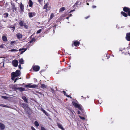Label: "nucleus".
<instances>
[{
	"label": "nucleus",
	"instance_id": "obj_1",
	"mask_svg": "<svg viewBox=\"0 0 130 130\" xmlns=\"http://www.w3.org/2000/svg\"><path fill=\"white\" fill-rule=\"evenodd\" d=\"M21 72L20 70H17L15 72H12L11 74V79L13 80H14L15 77L19 76Z\"/></svg>",
	"mask_w": 130,
	"mask_h": 130
},
{
	"label": "nucleus",
	"instance_id": "obj_2",
	"mask_svg": "<svg viewBox=\"0 0 130 130\" xmlns=\"http://www.w3.org/2000/svg\"><path fill=\"white\" fill-rule=\"evenodd\" d=\"M38 86V85H32V84L30 83L25 85V87L26 88H34L36 87H37Z\"/></svg>",
	"mask_w": 130,
	"mask_h": 130
},
{
	"label": "nucleus",
	"instance_id": "obj_3",
	"mask_svg": "<svg viewBox=\"0 0 130 130\" xmlns=\"http://www.w3.org/2000/svg\"><path fill=\"white\" fill-rule=\"evenodd\" d=\"M73 105L76 108H78L80 110H82V106L81 105L76 103L74 101L72 102Z\"/></svg>",
	"mask_w": 130,
	"mask_h": 130
},
{
	"label": "nucleus",
	"instance_id": "obj_4",
	"mask_svg": "<svg viewBox=\"0 0 130 130\" xmlns=\"http://www.w3.org/2000/svg\"><path fill=\"white\" fill-rule=\"evenodd\" d=\"M12 63L14 66L17 67L18 65V61L16 60H14L12 61Z\"/></svg>",
	"mask_w": 130,
	"mask_h": 130
},
{
	"label": "nucleus",
	"instance_id": "obj_5",
	"mask_svg": "<svg viewBox=\"0 0 130 130\" xmlns=\"http://www.w3.org/2000/svg\"><path fill=\"white\" fill-rule=\"evenodd\" d=\"M22 106L24 109L25 110L28 109H29L27 105L25 103H23L21 104Z\"/></svg>",
	"mask_w": 130,
	"mask_h": 130
},
{
	"label": "nucleus",
	"instance_id": "obj_6",
	"mask_svg": "<svg viewBox=\"0 0 130 130\" xmlns=\"http://www.w3.org/2000/svg\"><path fill=\"white\" fill-rule=\"evenodd\" d=\"M40 67L38 66H35L33 67V70L36 71H38L40 69Z\"/></svg>",
	"mask_w": 130,
	"mask_h": 130
},
{
	"label": "nucleus",
	"instance_id": "obj_7",
	"mask_svg": "<svg viewBox=\"0 0 130 130\" xmlns=\"http://www.w3.org/2000/svg\"><path fill=\"white\" fill-rule=\"evenodd\" d=\"M74 44L75 46H77L79 45V42L77 41H74L73 42V43L72 45V46L73 47V45Z\"/></svg>",
	"mask_w": 130,
	"mask_h": 130
},
{
	"label": "nucleus",
	"instance_id": "obj_8",
	"mask_svg": "<svg viewBox=\"0 0 130 130\" xmlns=\"http://www.w3.org/2000/svg\"><path fill=\"white\" fill-rule=\"evenodd\" d=\"M126 38L127 41H130V32L127 33Z\"/></svg>",
	"mask_w": 130,
	"mask_h": 130
},
{
	"label": "nucleus",
	"instance_id": "obj_9",
	"mask_svg": "<svg viewBox=\"0 0 130 130\" xmlns=\"http://www.w3.org/2000/svg\"><path fill=\"white\" fill-rule=\"evenodd\" d=\"M12 5L11 8L12 9L13 11V12L15 11H16L17 9L15 8V6L13 4H11Z\"/></svg>",
	"mask_w": 130,
	"mask_h": 130
},
{
	"label": "nucleus",
	"instance_id": "obj_10",
	"mask_svg": "<svg viewBox=\"0 0 130 130\" xmlns=\"http://www.w3.org/2000/svg\"><path fill=\"white\" fill-rule=\"evenodd\" d=\"M0 127L1 130H3L5 127V126L3 124L0 123Z\"/></svg>",
	"mask_w": 130,
	"mask_h": 130
},
{
	"label": "nucleus",
	"instance_id": "obj_11",
	"mask_svg": "<svg viewBox=\"0 0 130 130\" xmlns=\"http://www.w3.org/2000/svg\"><path fill=\"white\" fill-rule=\"evenodd\" d=\"M28 15L29 17L31 18L35 16V13L34 12H29Z\"/></svg>",
	"mask_w": 130,
	"mask_h": 130
},
{
	"label": "nucleus",
	"instance_id": "obj_12",
	"mask_svg": "<svg viewBox=\"0 0 130 130\" xmlns=\"http://www.w3.org/2000/svg\"><path fill=\"white\" fill-rule=\"evenodd\" d=\"M20 8L21 9V10L23 11L24 9V5L22 4V3H21V4L20 5Z\"/></svg>",
	"mask_w": 130,
	"mask_h": 130
},
{
	"label": "nucleus",
	"instance_id": "obj_13",
	"mask_svg": "<svg viewBox=\"0 0 130 130\" xmlns=\"http://www.w3.org/2000/svg\"><path fill=\"white\" fill-rule=\"evenodd\" d=\"M27 50L26 49L24 48H20L19 49V51H22L21 52V54H22L25 51H26Z\"/></svg>",
	"mask_w": 130,
	"mask_h": 130
},
{
	"label": "nucleus",
	"instance_id": "obj_14",
	"mask_svg": "<svg viewBox=\"0 0 130 130\" xmlns=\"http://www.w3.org/2000/svg\"><path fill=\"white\" fill-rule=\"evenodd\" d=\"M16 36L17 38L19 39L21 38L22 37V35L19 33H18L16 34Z\"/></svg>",
	"mask_w": 130,
	"mask_h": 130
},
{
	"label": "nucleus",
	"instance_id": "obj_15",
	"mask_svg": "<svg viewBox=\"0 0 130 130\" xmlns=\"http://www.w3.org/2000/svg\"><path fill=\"white\" fill-rule=\"evenodd\" d=\"M123 10L125 12H128L130 10V8L125 7H124L123 9Z\"/></svg>",
	"mask_w": 130,
	"mask_h": 130
},
{
	"label": "nucleus",
	"instance_id": "obj_16",
	"mask_svg": "<svg viewBox=\"0 0 130 130\" xmlns=\"http://www.w3.org/2000/svg\"><path fill=\"white\" fill-rule=\"evenodd\" d=\"M17 90H18L19 91L22 92L25 90V89L22 87H18L16 89Z\"/></svg>",
	"mask_w": 130,
	"mask_h": 130
},
{
	"label": "nucleus",
	"instance_id": "obj_17",
	"mask_svg": "<svg viewBox=\"0 0 130 130\" xmlns=\"http://www.w3.org/2000/svg\"><path fill=\"white\" fill-rule=\"evenodd\" d=\"M19 61L20 64H23L24 62V61L22 58H21L20 59Z\"/></svg>",
	"mask_w": 130,
	"mask_h": 130
},
{
	"label": "nucleus",
	"instance_id": "obj_18",
	"mask_svg": "<svg viewBox=\"0 0 130 130\" xmlns=\"http://www.w3.org/2000/svg\"><path fill=\"white\" fill-rule=\"evenodd\" d=\"M28 4L29 6L30 7H31L33 3L31 0H29V1Z\"/></svg>",
	"mask_w": 130,
	"mask_h": 130
},
{
	"label": "nucleus",
	"instance_id": "obj_19",
	"mask_svg": "<svg viewBox=\"0 0 130 130\" xmlns=\"http://www.w3.org/2000/svg\"><path fill=\"white\" fill-rule=\"evenodd\" d=\"M19 25L21 26H23L24 25V24H25L24 23V22L22 21H20L19 23Z\"/></svg>",
	"mask_w": 130,
	"mask_h": 130
},
{
	"label": "nucleus",
	"instance_id": "obj_20",
	"mask_svg": "<svg viewBox=\"0 0 130 130\" xmlns=\"http://www.w3.org/2000/svg\"><path fill=\"white\" fill-rule=\"evenodd\" d=\"M47 86V85H45L44 84H41V87L42 88L44 89L46 88Z\"/></svg>",
	"mask_w": 130,
	"mask_h": 130
},
{
	"label": "nucleus",
	"instance_id": "obj_21",
	"mask_svg": "<svg viewBox=\"0 0 130 130\" xmlns=\"http://www.w3.org/2000/svg\"><path fill=\"white\" fill-rule=\"evenodd\" d=\"M57 124L59 128H61V129L62 130H63L64 129L63 128L62 126L61 125V124L59 123H58Z\"/></svg>",
	"mask_w": 130,
	"mask_h": 130
},
{
	"label": "nucleus",
	"instance_id": "obj_22",
	"mask_svg": "<svg viewBox=\"0 0 130 130\" xmlns=\"http://www.w3.org/2000/svg\"><path fill=\"white\" fill-rule=\"evenodd\" d=\"M121 13L122 15L123 16L125 17H126L127 16V14L125 12L122 11L121 12Z\"/></svg>",
	"mask_w": 130,
	"mask_h": 130
},
{
	"label": "nucleus",
	"instance_id": "obj_23",
	"mask_svg": "<svg viewBox=\"0 0 130 130\" xmlns=\"http://www.w3.org/2000/svg\"><path fill=\"white\" fill-rule=\"evenodd\" d=\"M22 98L25 102H27V100L26 97L23 96L22 97Z\"/></svg>",
	"mask_w": 130,
	"mask_h": 130
},
{
	"label": "nucleus",
	"instance_id": "obj_24",
	"mask_svg": "<svg viewBox=\"0 0 130 130\" xmlns=\"http://www.w3.org/2000/svg\"><path fill=\"white\" fill-rule=\"evenodd\" d=\"M2 39L3 41H7V38L5 36H3L2 37Z\"/></svg>",
	"mask_w": 130,
	"mask_h": 130
},
{
	"label": "nucleus",
	"instance_id": "obj_25",
	"mask_svg": "<svg viewBox=\"0 0 130 130\" xmlns=\"http://www.w3.org/2000/svg\"><path fill=\"white\" fill-rule=\"evenodd\" d=\"M9 51L15 52L18 51V50L16 49H11L9 50Z\"/></svg>",
	"mask_w": 130,
	"mask_h": 130
},
{
	"label": "nucleus",
	"instance_id": "obj_26",
	"mask_svg": "<svg viewBox=\"0 0 130 130\" xmlns=\"http://www.w3.org/2000/svg\"><path fill=\"white\" fill-rule=\"evenodd\" d=\"M65 10V8L64 7H63L61 8H60L59 9V11L60 12H62L63 11Z\"/></svg>",
	"mask_w": 130,
	"mask_h": 130
},
{
	"label": "nucleus",
	"instance_id": "obj_27",
	"mask_svg": "<svg viewBox=\"0 0 130 130\" xmlns=\"http://www.w3.org/2000/svg\"><path fill=\"white\" fill-rule=\"evenodd\" d=\"M34 124L37 127L39 125V124L38 123V122L37 121H35V122Z\"/></svg>",
	"mask_w": 130,
	"mask_h": 130
},
{
	"label": "nucleus",
	"instance_id": "obj_28",
	"mask_svg": "<svg viewBox=\"0 0 130 130\" xmlns=\"http://www.w3.org/2000/svg\"><path fill=\"white\" fill-rule=\"evenodd\" d=\"M36 41V39H35L33 38H32L30 41L29 43H31L33 42H35Z\"/></svg>",
	"mask_w": 130,
	"mask_h": 130
},
{
	"label": "nucleus",
	"instance_id": "obj_29",
	"mask_svg": "<svg viewBox=\"0 0 130 130\" xmlns=\"http://www.w3.org/2000/svg\"><path fill=\"white\" fill-rule=\"evenodd\" d=\"M47 4H46L44 6V9H46L47 8V7H48L47 6Z\"/></svg>",
	"mask_w": 130,
	"mask_h": 130
},
{
	"label": "nucleus",
	"instance_id": "obj_30",
	"mask_svg": "<svg viewBox=\"0 0 130 130\" xmlns=\"http://www.w3.org/2000/svg\"><path fill=\"white\" fill-rule=\"evenodd\" d=\"M4 15L5 17L6 18L8 17V14L7 13H5L4 14Z\"/></svg>",
	"mask_w": 130,
	"mask_h": 130
},
{
	"label": "nucleus",
	"instance_id": "obj_31",
	"mask_svg": "<svg viewBox=\"0 0 130 130\" xmlns=\"http://www.w3.org/2000/svg\"><path fill=\"white\" fill-rule=\"evenodd\" d=\"M0 106H3V107H8V106H7V105H5L4 104H2L0 105Z\"/></svg>",
	"mask_w": 130,
	"mask_h": 130
},
{
	"label": "nucleus",
	"instance_id": "obj_32",
	"mask_svg": "<svg viewBox=\"0 0 130 130\" xmlns=\"http://www.w3.org/2000/svg\"><path fill=\"white\" fill-rule=\"evenodd\" d=\"M41 31H42L41 29H40L37 31V34L40 33L41 32Z\"/></svg>",
	"mask_w": 130,
	"mask_h": 130
},
{
	"label": "nucleus",
	"instance_id": "obj_33",
	"mask_svg": "<svg viewBox=\"0 0 130 130\" xmlns=\"http://www.w3.org/2000/svg\"><path fill=\"white\" fill-rule=\"evenodd\" d=\"M24 26V27L26 29H27L28 28V27L27 25H26L25 24H24V25L23 26Z\"/></svg>",
	"mask_w": 130,
	"mask_h": 130
},
{
	"label": "nucleus",
	"instance_id": "obj_34",
	"mask_svg": "<svg viewBox=\"0 0 130 130\" xmlns=\"http://www.w3.org/2000/svg\"><path fill=\"white\" fill-rule=\"evenodd\" d=\"M63 93H64L65 95H66V96H67L68 97H70L69 96V95H67L66 94V92L65 91H63Z\"/></svg>",
	"mask_w": 130,
	"mask_h": 130
},
{
	"label": "nucleus",
	"instance_id": "obj_35",
	"mask_svg": "<svg viewBox=\"0 0 130 130\" xmlns=\"http://www.w3.org/2000/svg\"><path fill=\"white\" fill-rule=\"evenodd\" d=\"M41 130H47L43 127H41Z\"/></svg>",
	"mask_w": 130,
	"mask_h": 130
},
{
	"label": "nucleus",
	"instance_id": "obj_36",
	"mask_svg": "<svg viewBox=\"0 0 130 130\" xmlns=\"http://www.w3.org/2000/svg\"><path fill=\"white\" fill-rule=\"evenodd\" d=\"M50 7H47V8L46 9V12H47V11L49 10L50 9Z\"/></svg>",
	"mask_w": 130,
	"mask_h": 130
},
{
	"label": "nucleus",
	"instance_id": "obj_37",
	"mask_svg": "<svg viewBox=\"0 0 130 130\" xmlns=\"http://www.w3.org/2000/svg\"><path fill=\"white\" fill-rule=\"evenodd\" d=\"M79 117L82 120H84L85 119V118L84 117H81V116H79Z\"/></svg>",
	"mask_w": 130,
	"mask_h": 130
},
{
	"label": "nucleus",
	"instance_id": "obj_38",
	"mask_svg": "<svg viewBox=\"0 0 130 130\" xmlns=\"http://www.w3.org/2000/svg\"><path fill=\"white\" fill-rule=\"evenodd\" d=\"M41 111L43 112H44V113H45V112H46V111H45V110H44L42 108L41 109Z\"/></svg>",
	"mask_w": 130,
	"mask_h": 130
},
{
	"label": "nucleus",
	"instance_id": "obj_39",
	"mask_svg": "<svg viewBox=\"0 0 130 130\" xmlns=\"http://www.w3.org/2000/svg\"><path fill=\"white\" fill-rule=\"evenodd\" d=\"M41 111L43 112H44V113H45V112H46V111H45V110H44L42 108L41 109Z\"/></svg>",
	"mask_w": 130,
	"mask_h": 130
},
{
	"label": "nucleus",
	"instance_id": "obj_40",
	"mask_svg": "<svg viewBox=\"0 0 130 130\" xmlns=\"http://www.w3.org/2000/svg\"><path fill=\"white\" fill-rule=\"evenodd\" d=\"M31 130H36L35 128L32 126H31Z\"/></svg>",
	"mask_w": 130,
	"mask_h": 130
},
{
	"label": "nucleus",
	"instance_id": "obj_41",
	"mask_svg": "<svg viewBox=\"0 0 130 130\" xmlns=\"http://www.w3.org/2000/svg\"><path fill=\"white\" fill-rule=\"evenodd\" d=\"M15 42V41H12L11 42V43H10V44L11 45H13V44Z\"/></svg>",
	"mask_w": 130,
	"mask_h": 130
},
{
	"label": "nucleus",
	"instance_id": "obj_42",
	"mask_svg": "<svg viewBox=\"0 0 130 130\" xmlns=\"http://www.w3.org/2000/svg\"><path fill=\"white\" fill-rule=\"evenodd\" d=\"M79 2L77 1L76 3L75 4V5H77L79 3Z\"/></svg>",
	"mask_w": 130,
	"mask_h": 130
},
{
	"label": "nucleus",
	"instance_id": "obj_43",
	"mask_svg": "<svg viewBox=\"0 0 130 130\" xmlns=\"http://www.w3.org/2000/svg\"><path fill=\"white\" fill-rule=\"evenodd\" d=\"M4 48L3 46V45H0V48Z\"/></svg>",
	"mask_w": 130,
	"mask_h": 130
},
{
	"label": "nucleus",
	"instance_id": "obj_44",
	"mask_svg": "<svg viewBox=\"0 0 130 130\" xmlns=\"http://www.w3.org/2000/svg\"><path fill=\"white\" fill-rule=\"evenodd\" d=\"M45 114L47 116H48L49 115V114L46 112H45Z\"/></svg>",
	"mask_w": 130,
	"mask_h": 130
},
{
	"label": "nucleus",
	"instance_id": "obj_45",
	"mask_svg": "<svg viewBox=\"0 0 130 130\" xmlns=\"http://www.w3.org/2000/svg\"><path fill=\"white\" fill-rule=\"evenodd\" d=\"M12 29H11L12 30H13V31H14V30L15 29V27H12Z\"/></svg>",
	"mask_w": 130,
	"mask_h": 130
},
{
	"label": "nucleus",
	"instance_id": "obj_46",
	"mask_svg": "<svg viewBox=\"0 0 130 130\" xmlns=\"http://www.w3.org/2000/svg\"><path fill=\"white\" fill-rule=\"evenodd\" d=\"M92 7L93 8H95L96 7V6H92Z\"/></svg>",
	"mask_w": 130,
	"mask_h": 130
},
{
	"label": "nucleus",
	"instance_id": "obj_47",
	"mask_svg": "<svg viewBox=\"0 0 130 130\" xmlns=\"http://www.w3.org/2000/svg\"><path fill=\"white\" fill-rule=\"evenodd\" d=\"M75 10L74 9H73V10H72L71 11H70L69 12V13L73 11H74Z\"/></svg>",
	"mask_w": 130,
	"mask_h": 130
},
{
	"label": "nucleus",
	"instance_id": "obj_48",
	"mask_svg": "<svg viewBox=\"0 0 130 130\" xmlns=\"http://www.w3.org/2000/svg\"><path fill=\"white\" fill-rule=\"evenodd\" d=\"M18 67L20 69L22 68L21 67V64H20L19 65Z\"/></svg>",
	"mask_w": 130,
	"mask_h": 130
},
{
	"label": "nucleus",
	"instance_id": "obj_49",
	"mask_svg": "<svg viewBox=\"0 0 130 130\" xmlns=\"http://www.w3.org/2000/svg\"><path fill=\"white\" fill-rule=\"evenodd\" d=\"M128 14L129 16H130V10L128 12Z\"/></svg>",
	"mask_w": 130,
	"mask_h": 130
},
{
	"label": "nucleus",
	"instance_id": "obj_50",
	"mask_svg": "<svg viewBox=\"0 0 130 130\" xmlns=\"http://www.w3.org/2000/svg\"><path fill=\"white\" fill-rule=\"evenodd\" d=\"M89 17V16H88V17H85V19H88Z\"/></svg>",
	"mask_w": 130,
	"mask_h": 130
},
{
	"label": "nucleus",
	"instance_id": "obj_51",
	"mask_svg": "<svg viewBox=\"0 0 130 130\" xmlns=\"http://www.w3.org/2000/svg\"><path fill=\"white\" fill-rule=\"evenodd\" d=\"M2 97L3 98H5L6 97V96H2Z\"/></svg>",
	"mask_w": 130,
	"mask_h": 130
},
{
	"label": "nucleus",
	"instance_id": "obj_52",
	"mask_svg": "<svg viewBox=\"0 0 130 130\" xmlns=\"http://www.w3.org/2000/svg\"><path fill=\"white\" fill-rule=\"evenodd\" d=\"M80 112L79 111H78V114H80Z\"/></svg>",
	"mask_w": 130,
	"mask_h": 130
},
{
	"label": "nucleus",
	"instance_id": "obj_53",
	"mask_svg": "<svg viewBox=\"0 0 130 130\" xmlns=\"http://www.w3.org/2000/svg\"><path fill=\"white\" fill-rule=\"evenodd\" d=\"M21 78H19V79H21ZM18 79H18V78H16L15 79V80L17 81V80H18Z\"/></svg>",
	"mask_w": 130,
	"mask_h": 130
},
{
	"label": "nucleus",
	"instance_id": "obj_54",
	"mask_svg": "<svg viewBox=\"0 0 130 130\" xmlns=\"http://www.w3.org/2000/svg\"><path fill=\"white\" fill-rule=\"evenodd\" d=\"M70 111L72 113H73V112L71 110H70Z\"/></svg>",
	"mask_w": 130,
	"mask_h": 130
},
{
	"label": "nucleus",
	"instance_id": "obj_55",
	"mask_svg": "<svg viewBox=\"0 0 130 130\" xmlns=\"http://www.w3.org/2000/svg\"><path fill=\"white\" fill-rule=\"evenodd\" d=\"M42 0H38V1L39 2H41Z\"/></svg>",
	"mask_w": 130,
	"mask_h": 130
},
{
	"label": "nucleus",
	"instance_id": "obj_56",
	"mask_svg": "<svg viewBox=\"0 0 130 130\" xmlns=\"http://www.w3.org/2000/svg\"><path fill=\"white\" fill-rule=\"evenodd\" d=\"M72 16V14H70L69 15V17L71 16Z\"/></svg>",
	"mask_w": 130,
	"mask_h": 130
},
{
	"label": "nucleus",
	"instance_id": "obj_57",
	"mask_svg": "<svg viewBox=\"0 0 130 130\" xmlns=\"http://www.w3.org/2000/svg\"><path fill=\"white\" fill-rule=\"evenodd\" d=\"M14 83H15V82H16L17 81V80H15V79H14Z\"/></svg>",
	"mask_w": 130,
	"mask_h": 130
},
{
	"label": "nucleus",
	"instance_id": "obj_58",
	"mask_svg": "<svg viewBox=\"0 0 130 130\" xmlns=\"http://www.w3.org/2000/svg\"><path fill=\"white\" fill-rule=\"evenodd\" d=\"M87 5H89V4L88 3H87Z\"/></svg>",
	"mask_w": 130,
	"mask_h": 130
},
{
	"label": "nucleus",
	"instance_id": "obj_59",
	"mask_svg": "<svg viewBox=\"0 0 130 130\" xmlns=\"http://www.w3.org/2000/svg\"><path fill=\"white\" fill-rule=\"evenodd\" d=\"M69 18V17H68L66 18V19H68Z\"/></svg>",
	"mask_w": 130,
	"mask_h": 130
},
{
	"label": "nucleus",
	"instance_id": "obj_60",
	"mask_svg": "<svg viewBox=\"0 0 130 130\" xmlns=\"http://www.w3.org/2000/svg\"><path fill=\"white\" fill-rule=\"evenodd\" d=\"M54 27H56V25H54Z\"/></svg>",
	"mask_w": 130,
	"mask_h": 130
},
{
	"label": "nucleus",
	"instance_id": "obj_61",
	"mask_svg": "<svg viewBox=\"0 0 130 130\" xmlns=\"http://www.w3.org/2000/svg\"><path fill=\"white\" fill-rule=\"evenodd\" d=\"M52 16V15L51 14V16Z\"/></svg>",
	"mask_w": 130,
	"mask_h": 130
},
{
	"label": "nucleus",
	"instance_id": "obj_62",
	"mask_svg": "<svg viewBox=\"0 0 130 130\" xmlns=\"http://www.w3.org/2000/svg\"><path fill=\"white\" fill-rule=\"evenodd\" d=\"M82 97H83V96H82Z\"/></svg>",
	"mask_w": 130,
	"mask_h": 130
},
{
	"label": "nucleus",
	"instance_id": "obj_63",
	"mask_svg": "<svg viewBox=\"0 0 130 130\" xmlns=\"http://www.w3.org/2000/svg\"><path fill=\"white\" fill-rule=\"evenodd\" d=\"M16 1H17L18 0H15Z\"/></svg>",
	"mask_w": 130,
	"mask_h": 130
},
{
	"label": "nucleus",
	"instance_id": "obj_64",
	"mask_svg": "<svg viewBox=\"0 0 130 130\" xmlns=\"http://www.w3.org/2000/svg\"><path fill=\"white\" fill-rule=\"evenodd\" d=\"M69 67H70V66H69Z\"/></svg>",
	"mask_w": 130,
	"mask_h": 130
}]
</instances>
